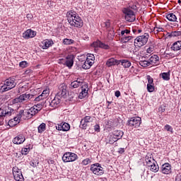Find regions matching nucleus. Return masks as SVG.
I'll use <instances>...</instances> for the list:
<instances>
[{
    "mask_svg": "<svg viewBox=\"0 0 181 181\" xmlns=\"http://www.w3.org/2000/svg\"><path fill=\"white\" fill-rule=\"evenodd\" d=\"M159 32H163V28H162L161 27L156 26L154 28V33H159Z\"/></svg>",
    "mask_w": 181,
    "mask_h": 181,
    "instance_id": "obj_47",
    "label": "nucleus"
},
{
    "mask_svg": "<svg viewBox=\"0 0 181 181\" xmlns=\"http://www.w3.org/2000/svg\"><path fill=\"white\" fill-rule=\"evenodd\" d=\"M164 128L166 131H168V132H173V128L169 124H166Z\"/></svg>",
    "mask_w": 181,
    "mask_h": 181,
    "instance_id": "obj_53",
    "label": "nucleus"
},
{
    "mask_svg": "<svg viewBox=\"0 0 181 181\" xmlns=\"http://www.w3.org/2000/svg\"><path fill=\"white\" fill-rule=\"evenodd\" d=\"M147 91L148 93H153L155 91V85L147 84Z\"/></svg>",
    "mask_w": 181,
    "mask_h": 181,
    "instance_id": "obj_40",
    "label": "nucleus"
},
{
    "mask_svg": "<svg viewBox=\"0 0 181 181\" xmlns=\"http://www.w3.org/2000/svg\"><path fill=\"white\" fill-rule=\"evenodd\" d=\"M25 141H26L25 136H23V134H19L13 139V143L16 144V145H21V144H23Z\"/></svg>",
    "mask_w": 181,
    "mask_h": 181,
    "instance_id": "obj_14",
    "label": "nucleus"
},
{
    "mask_svg": "<svg viewBox=\"0 0 181 181\" xmlns=\"http://www.w3.org/2000/svg\"><path fill=\"white\" fill-rule=\"evenodd\" d=\"M103 26L104 28H106V29H108L111 26V23H110V20H107L106 22L103 23Z\"/></svg>",
    "mask_w": 181,
    "mask_h": 181,
    "instance_id": "obj_48",
    "label": "nucleus"
},
{
    "mask_svg": "<svg viewBox=\"0 0 181 181\" xmlns=\"http://www.w3.org/2000/svg\"><path fill=\"white\" fill-rule=\"evenodd\" d=\"M175 181H181V173H179L175 177Z\"/></svg>",
    "mask_w": 181,
    "mask_h": 181,
    "instance_id": "obj_59",
    "label": "nucleus"
},
{
    "mask_svg": "<svg viewBox=\"0 0 181 181\" xmlns=\"http://www.w3.org/2000/svg\"><path fill=\"white\" fill-rule=\"evenodd\" d=\"M115 97H117L118 98V97H119L121 95V92H119V90H117L115 93Z\"/></svg>",
    "mask_w": 181,
    "mask_h": 181,
    "instance_id": "obj_63",
    "label": "nucleus"
},
{
    "mask_svg": "<svg viewBox=\"0 0 181 181\" xmlns=\"http://www.w3.org/2000/svg\"><path fill=\"white\" fill-rule=\"evenodd\" d=\"M20 111H23L22 116H23V119H30V118H32L33 117L32 115V113L30 112L29 110H21Z\"/></svg>",
    "mask_w": 181,
    "mask_h": 181,
    "instance_id": "obj_23",
    "label": "nucleus"
},
{
    "mask_svg": "<svg viewBox=\"0 0 181 181\" xmlns=\"http://www.w3.org/2000/svg\"><path fill=\"white\" fill-rule=\"evenodd\" d=\"M60 103H62V99L56 95V97L49 103V106L52 108H57L60 105Z\"/></svg>",
    "mask_w": 181,
    "mask_h": 181,
    "instance_id": "obj_13",
    "label": "nucleus"
},
{
    "mask_svg": "<svg viewBox=\"0 0 181 181\" xmlns=\"http://www.w3.org/2000/svg\"><path fill=\"white\" fill-rule=\"evenodd\" d=\"M123 13H124V19L127 22H134L136 19L135 13L131 8H124Z\"/></svg>",
    "mask_w": 181,
    "mask_h": 181,
    "instance_id": "obj_7",
    "label": "nucleus"
},
{
    "mask_svg": "<svg viewBox=\"0 0 181 181\" xmlns=\"http://www.w3.org/2000/svg\"><path fill=\"white\" fill-rule=\"evenodd\" d=\"M45 131H46V124L42 123L38 127V132H39V134H42V132H45Z\"/></svg>",
    "mask_w": 181,
    "mask_h": 181,
    "instance_id": "obj_36",
    "label": "nucleus"
},
{
    "mask_svg": "<svg viewBox=\"0 0 181 181\" xmlns=\"http://www.w3.org/2000/svg\"><path fill=\"white\" fill-rule=\"evenodd\" d=\"M83 85V80L77 78V80L74 81L71 83V88H78Z\"/></svg>",
    "mask_w": 181,
    "mask_h": 181,
    "instance_id": "obj_17",
    "label": "nucleus"
},
{
    "mask_svg": "<svg viewBox=\"0 0 181 181\" xmlns=\"http://www.w3.org/2000/svg\"><path fill=\"white\" fill-rule=\"evenodd\" d=\"M134 36L132 35H122L121 42L122 43H128L129 40H132L134 39Z\"/></svg>",
    "mask_w": 181,
    "mask_h": 181,
    "instance_id": "obj_27",
    "label": "nucleus"
},
{
    "mask_svg": "<svg viewBox=\"0 0 181 181\" xmlns=\"http://www.w3.org/2000/svg\"><path fill=\"white\" fill-rule=\"evenodd\" d=\"M66 18L71 26H74V28H83L84 23L83 22L81 17H79L76 11L73 10L68 11Z\"/></svg>",
    "mask_w": 181,
    "mask_h": 181,
    "instance_id": "obj_1",
    "label": "nucleus"
},
{
    "mask_svg": "<svg viewBox=\"0 0 181 181\" xmlns=\"http://www.w3.org/2000/svg\"><path fill=\"white\" fill-rule=\"evenodd\" d=\"M150 168V170H151V172H154V173H156V172L159 171V165H158V163L153 164V165Z\"/></svg>",
    "mask_w": 181,
    "mask_h": 181,
    "instance_id": "obj_34",
    "label": "nucleus"
},
{
    "mask_svg": "<svg viewBox=\"0 0 181 181\" xmlns=\"http://www.w3.org/2000/svg\"><path fill=\"white\" fill-rule=\"evenodd\" d=\"M28 111H30L31 115L33 117L34 115H36V114H37L39 112H40V110H37L35 107V106H33L28 109Z\"/></svg>",
    "mask_w": 181,
    "mask_h": 181,
    "instance_id": "obj_32",
    "label": "nucleus"
},
{
    "mask_svg": "<svg viewBox=\"0 0 181 181\" xmlns=\"http://www.w3.org/2000/svg\"><path fill=\"white\" fill-rule=\"evenodd\" d=\"M12 112H13V109H11L10 111L1 110L0 112V122L4 121V118L6 117V115H11Z\"/></svg>",
    "mask_w": 181,
    "mask_h": 181,
    "instance_id": "obj_18",
    "label": "nucleus"
},
{
    "mask_svg": "<svg viewBox=\"0 0 181 181\" xmlns=\"http://www.w3.org/2000/svg\"><path fill=\"white\" fill-rule=\"evenodd\" d=\"M33 107H35V108H36L37 110H42V105L41 104H37V105H35Z\"/></svg>",
    "mask_w": 181,
    "mask_h": 181,
    "instance_id": "obj_58",
    "label": "nucleus"
},
{
    "mask_svg": "<svg viewBox=\"0 0 181 181\" xmlns=\"http://www.w3.org/2000/svg\"><path fill=\"white\" fill-rule=\"evenodd\" d=\"M65 66L69 67V69H71L73 67V64H74V56L73 55H68L66 57Z\"/></svg>",
    "mask_w": 181,
    "mask_h": 181,
    "instance_id": "obj_15",
    "label": "nucleus"
},
{
    "mask_svg": "<svg viewBox=\"0 0 181 181\" xmlns=\"http://www.w3.org/2000/svg\"><path fill=\"white\" fill-rule=\"evenodd\" d=\"M147 80H148V83L147 84H153V78H152V77H151L150 76H147Z\"/></svg>",
    "mask_w": 181,
    "mask_h": 181,
    "instance_id": "obj_54",
    "label": "nucleus"
},
{
    "mask_svg": "<svg viewBox=\"0 0 181 181\" xmlns=\"http://www.w3.org/2000/svg\"><path fill=\"white\" fill-rule=\"evenodd\" d=\"M165 18L170 21V22H176L177 21V18L176 17V15H175L173 13H170L165 16Z\"/></svg>",
    "mask_w": 181,
    "mask_h": 181,
    "instance_id": "obj_25",
    "label": "nucleus"
},
{
    "mask_svg": "<svg viewBox=\"0 0 181 181\" xmlns=\"http://www.w3.org/2000/svg\"><path fill=\"white\" fill-rule=\"evenodd\" d=\"M33 97V95L25 93L13 99V103L14 104H18V103H26L28 100H32Z\"/></svg>",
    "mask_w": 181,
    "mask_h": 181,
    "instance_id": "obj_4",
    "label": "nucleus"
},
{
    "mask_svg": "<svg viewBox=\"0 0 181 181\" xmlns=\"http://www.w3.org/2000/svg\"><path fill=\"white\" fill-rule=\"evenodd\" d=\"M78 158V156L77 154L71 152H66L62 156V160L65 163L67 162H74L75 160H77Z\"/></svg>",
    "mask_w": 181,
    "mask_h": 181,
    "instance_id": "obj_6",
    "label": "nucleus"
},
{
    "mask_svg": "<svg viewBox=\"0 0 181 181\" xmlns=\"http://www.w3.org/2000/svg\"><path fill=\"white\" fill-rule=\"evenodd\" d=\"M15 180L16 181H24L23 175H22V170H18V173H15L13 175Z\"/></svg>",
    "mask_w": 181,
    "mask_h": 181,
    "instance_id": "obj_24",
    "label": "nucleus"
},
{
    "mask_svg": "<svg viewBox=\"0 0 181 181\" xmlns=\"http://www.w3.org/2000/svg\"><path fill=\"white\" fill-rule=\"evenodd\" d=\"M117 64H119V60L114 58L109 59L106 62V66H107V67H111L112 66H115Z\"/></svg>",
    "mask_w": 181,
    "mask_h": 181,
    "instance_id": "obj_19",
    "label": "nucleus"
},
{
    "mask_svg": "<svg viewBox=\"0 0 181 181\" xmlns=\"http://www.w3.org/2000/svg\"><path fill=\"white\" fill-rule=\"evenodd\" d=\"M119 63H121L122 66H124L125 69L131 67V62H129L128 59L119 60Z\"/></svg>",
    "mask_w": 181,
    "mask_h": 181,
    "instance_id": "obj_29",
    "label": "nucleus"
},
{
    "mask_svg": "<svg viewBox=\"0 0 181 181\" xmlns=\"http://www.w3.org/2000/svg\"><path fill=\"white\" fill-rule=\"evenodd\" d=\"M57 97H63L64 98H66L67 97V86H66L65 83H62L59 85L58 88V92L57 93Z\"/></svg>",
    "mask_w": 181,
    "mask_h": 181,
    "instance_id": "obj_8",
    "label": "nucleus"
},
{
    "mask_svg": "<svg viewBox=\"0 0 181 181\" xmlns=\"http://www.w3.org/2000/svg\"><path fill=\"white\" fill-rule=\"evenodd\" d=\"M170 49L173 50V52H179V50H181V41L174 42Z\"/></svg>",
    "mask_w": 181,
    "mask_h": 181,
    "instance_id": "obj_20",
    "label": "nucleus"
},
{
    "mask_svg": "<svg viewBox=\"0 0 181 181\" xmlns=\"http://www.w3.org/2000/svg\"><path fill=\"white\" fill-rule=\"evenodd\" d=\"M160 77L165 80V81H169L170 80V72H163L160 74Z\"/></svg>",
    "mask_w": 181,
    "mask_h": 181,
    "instance_id": "obj_26",
    "label": "nucleus"
},
{
    "mask_svg": "<svg viewBox=\"0 0 181 181\" xmlns=\"http://www.w3.org/2000/svg\"><path fill=\"white\" fill-rule=\"evenodd\" d=\"M112 135H114L118 139H121L124 135V132L121 130H115L113 132Z\"/></svg>",
    "mask_w": 181,
    "mask_h": 181,
    "instance_id": "obj_28",
    "label": "nucleus"
},
{
    "mask_svg": "<svg viewBox=\"0 0 181 181\" xmlns=\"http://www.w3.org/2000/svg\"><path fill=\"white\" fill-rule=\"evenodd\" d=\"M158 62H159V57L156 54L152 55L148 59V62L150 63V66L153 65V64H156L158 63Z\"/></svg>",
    "mask_w": 181,
    "mask_h": 181,
    "instance_id": "obj_21",
    "label": "nucleus"
},
{
    "mask_svg": "<svg viewBox=\"0 0 181 181\" xmlns=\"http://www.w3.org/2000/svg\"><path fill=\"white\" fill-rule=\"evenodd\" d=\"M101 45V41L100 40H97V41H95L92 43L91 46L92 47H100Z\"/></svg>",
    "mask_w": 181,
    "mask_h": 181,
    "instance_id": "obj_44",
    "label": "nucleus"
},
{
    "mask_svg": "<svg viewBox=\"0 0 181 181\" xmlns=\"http://www.w3.org/2000/svg\"><path fill=\"white\" fill-rule=\"evenodd\" d=\"M172 170V166L168 163H164L161 166V172L164 175H169Z\"/></svg>",
    "mask_w": 181,
    "mask_h": 181,
    "instance_id": "obj_12",
    "label": "nucleus"
},
{
    "mask_svg": "<svg viewBox=\"0 0 181 181\" xmlns=\"http://www.w3.org/2000/svg\"><path fill=\"white\" fill-rule=\"evenodd\" d=\"M54 42L52 40H45L42 42V49H49V47L53 46Z\"/></svg>",
    "mask_w": 181,
    "mask_h": 181,
    "instance_id": "obj_22",
    "label": "nucleus"
},
{
    "mask_svg": "<svg viewBox=\"0 0 181 181\" xmlns=\"http://www.w3.org/2000/svg\"><path fill=\"white\" fill-rule=\"evenodd\" d=\"M141 119L139 117H132L129 120H128V124L129 127H132L133 128H138L139 125H141Z\"/></svg>",
    "mask_w": 181,
    "mask_h": 181,
    "instance_id": "obj_9",
    "label": "nucleus"
},
{
    "mask_svg": "<svg viewBox=\"0 0 181 181\" xmlns=\"http://www.w3.org/2000/svg\"><path fill=\"white\" fill-rule=\"evenodd\" d=\"M129 33H131V30H124L121 31L122 36H124V35L127 36V35H129Z\"/></svg>",
    "mask_w": 181,
    "mask_h": 181,
    "instance_id": "obj_52",
    "label": "nucleus"
},
{
    "mask_svg": "<svg viewBox=\"0 0 181 181\" xmlns=\"http://www.w3.org/2000/svg\"><path fill=\"white\" fill-rule=\"evenodd\" d=\"M59 64H64V66H66V59H59Z\"/></svg>",
    "mask_w": 181,
    "mask_h": 181,
    "instance_id": "obj_60",
    "label": "nucleus"
},
{
    "mask_svg": "<svg viewBox=\"0 0 181 181\" xmlns=\"http://www.w3.org/2000/svg\"><path fill=\"white\" fill-rule=\"evenodd\" d=\"M83 119L85 122H93V117L91 116H86Z\"/></svg>",
    "mask_w": 181,
    "mask_h": 181,
    "instance_id": "obj_45",
    "label": "nucleus"
},
{
    "mask_svg": "<svg viewBox=\"0 0 181 181\" xmlns=\"http://www.w3.org/2000/svg\"><path fill=\"white\" fill-rule=\"evenodd\" d=\"M35 36H36V32L32 30H27L23 34V37H24V39H30L32 37H35Z\"/></svg>",
    "mask_w": 181,
    "mask_h": 181,
    "instance_id": "obj_16",
    "label": "nucleus"
},
{
    "mask_svg": "<svg viewBox=\"0 0 181 181\" xmlns=\"http://www.w3.org/2000/svg\"><path fill=\"white\" fill-rule=\"evenodd\" d=\"M139 64L141 66V67H148V66H151L149 61L146 60L140 61Z\"/></svg>",
    "mask_w": 181,
    "mask_h": 181,
    "instance_id": "obj_39",
    "label": "nucleus"
},
{
    "mask_svg": "<svg viewBox=\"0 0 181 181\" xmlns=\"http://www.w3.org/2000/svg\"><path fill=\"white\" fill-rule=\"evenodd\" d=\"M88 90H87L86 88L82 89V91L79 93L78 98L81 100V99L84 98V97H86L87 94L88 93Z\"/></svg>",
    "mask_w": 181,
    "mask_h": 181,
    "instance_id": "obj_35",
    "label": "nucleus"
},
{
    "mask_svg": "<svg viewBox=\"0 0 181 181\" xmlns=\"http://www.w3.org/2000/svg\"><path fill=\"white\" fill-rule=\"evenodd\" d=\"M181 32L180 31H173L168 35V37H176L177 36H180Z\"/></svg>",
    "mask_w": 181,
    "mask_h": 181,
    "instance_id": "obj_37",
    "label": "nucleus"
},
{
    "mask_svg": "<svg viewBox=\"0 0 181 181\" xmlns=\"http://www.w3.org/2000/svg\"><path fill=\"white\" fill-rule=\"evenodd\" d=\"M15 78H8L5 80L4 85L1 87V91H9V90H12V88H15L16 87V83H15Z\"/></svg>",
    "mask_w": 181,
    "mask_h": 181,
    "instance_id": "obj_2",
    "label": "nucleus"
},
{
    "mask_svg": "<svg viewBox=\"0 0 181 181\" xmlns=\"http://www.w3.org/2000/svg\"><path fill=\"white\" fill-rule=\"evenodd\" d=\"M82 163L83 165H84L85 166L88 165V163H91V158H86V159H84L83 161H82Z\"/></svg>",
    "mask_w": 181,
    "mask_h": 181,
    "instance_id": "obj_51",
    "label": "nucleus"
},
{
    "mask_svg": "<svg viewBox=\"0 0 181 181\" xmlns=\"http://www.w3.org/2000/svg\"><path fill=\"white\" fill-rule=\"evenodd\" d=\"M118 141V138H117L114 134L110 135L109 137V141L108 144L110 145H112L115 142H117Z\"/></svg>",
    "mask_w": 181,
    "mask_h": 181,
    "instance_id": "obj_33",
    "label": "nucleus"
},
{
    "mask_svg": "<svg viewBox=\"0 0 181 181\" xmlns=\"http://www.w3.org/2000/svg\"><path fill=\"white\" fill-rule=\"evenodd\" d=\"M148 39H149V34L148 33H144L143 35L138 36L134 39V46H137V47L145 46V44L148 43Z\"/></svg>",
    "mask_w": 181,
    "mask_h": 181,
    "instance_id": "obj_3",
    "label": "nucleus"
},
{
    "mask_svg": "<svg viewBox=\"0 0 181 181\" xmlns=\"http://www.w3.org/2000/svg\"><path fill=\"white\" fill-rule=\"evenodd\" d=\"M29 151H30V144L22 149V154L26 155L27 153H29Z\"/></svg>",
    "mask_w": 181,
    "mask_h": 181,
    "instance_id": "obj_41",
    "label": "nucleus"
},
{
    "mask_svg": "<svg viewBox=\"0 0 181 181\" xmlns=\"http://www.w3.org/2000/svg\"><path fill=\"white\" fill-rule=\"evenodd\" d=\"M145 161L146 163V166H148V168H151V166L156 163V161L155 160V159H153L152 154H148L147 156H146Z\"/></svg>",
    "mask_w": 181,
    "mask_h": 181,
    "instance_id": "obj_11",
    "label": "nucleus"
},
{
    "mask_svg": "<svg viewBox=\"0 0 181 181\" xmlns=\"http://www.w3.org/2000/svg\"><path fill=\"white\" fill-rule=\"evenodd\" d=\"M56 129H57V131H63L64 132H67V131H70V124L67 122H62L56 126Z\"/></svg>",
    "mask_w": 181,
    "mask_h": 181,
    "instance_id": "obj_10",
    "label": "nucleus"
},
{
    "mask_svg": "<svg viewBox=\"0 0 181 181\" xmlns=\"http://www.w3.org/2000/svg\"><path fill=\"white\" fill-rule=\"evenodd\" d=\"M124 152H125V150L122 148L119 149V153H124Z\"/></svg>",
    "mask_w": 181,
    "mask_h": 181,
    "instance_id": "obj_64",
    "label": "nucleus"
},
{
    "mask_svg": "<svg viewBox=\"0 0 181 181\" xmlns=\"http://www.w3.org/2000/svg\"><path fill=\"white\" fill-rule=\"evenodd\" d=\"M86 60L88 62H92V64H94V61L95 60V57H94V54H89L87 56Z\"/></svg>",
    "mask_w": 181,
    "mask_h": 181,
    "instance_id": "obj_38",
    "label": "nucleus"
},
{
    "mask_svg": "<svg viewBox=\"0 0 181 181\" xmlns=\"http://www.w3.org/2000/svg\"><path fill=\"white\" fill-rule=\"evenodd\" d=\"M22 114H23V110H20L17 116L13 118V121H15L16 122L15 125L19 123V122L21 121V119L23 118Z\"/></svg>",
    "mask_w": 181,
    "mask_h": 181,
    "instance_id": "obj_30",
    "label": "nucleus"
},
{
    "mask_svg": "<svg viewBox=\"0 0 181 181\" xmlns=\"http://www.w3.org/2000/svg\"><path fill=\"white\" fill-rule=\"evenodd\" d=\"M90 171L97 176L104 175V168L100 163H95L90 165Z\"/></svg>",
    "mask_w": 181,
    "mask_h": 181,
    "instance_id": "obj_5",
    "label": "nucleus"
},
{
    "mask_svg": "<svg viewBox=\"0 0 181 181\" xmlns=\"http://www.w3.org/2000/svg\"><path fill=\"white\" fill-rule=\"evenodd\" d=\"M42 95L43 98H47V96L49 95V90H44L41 94Z\"/></svg>",
    "mask_w": 181,
    "mask_h": 181,
    "instance_id": "obj_46",
    "label": "nucleus"
},
{
    "mask_svg": "<svg viewBox=\"0 0 181 181\" xmlns=\"http://www.w3.org/2000/svg\"><path fill=\"white\" fill-rule=\"evenodd\" d=\"M94 129L95 131H96V132H100V125L98 124L95 125Z\"/></svg>",
    "mask_w": 181,
    "mask_h": 181,
    "instance_id": "obj_61",
    "label": "nucleus"
},
{
    "mask_svg": "<svg viewBox=\"0 0 181 181\" xmlns=\"http://www.w3.org/2000/svg\"><path fill=\"white\" fill-rule=\"evenodd\" d=\"M80 128L82 129H87V122L83 119L81 121Z\"/></svg>",
    "mask_w": 181,
    "mask_h": 181,
    "instance_id": "obj_43",
    "label": "nucleus"
},
{
    "mask_svg": "<svg viewBox=\"0 0 181 181\" xmlns=\"http://www.w3.org/2000/svg\"><path fill=\"white\" fill-rule=\"evenodd\" d=\"M99 47H101V49H105V50H108V49H110V46L108 45H105L102 42H100V46Z\"/></svg>",
    "mask_w": 181,
    "mask_h": 181,
    "instance_id": "obj_50",
    "label": "nucleus"
},
{
    "mask_svg": "<svg viewBox=\"0 0 181 181\" xmlns=\"http://www.w3.org/2000/svg\"><path fill=\"white\" fill-rule=\"evenodd\" d=\"M21 170V169L18 168V167L13 168V175H14L15 173H18Z\"/></svg>",
    "mask_w": 181,
    "mask_h": 181,
    "instance_id": "obj_57",
    "label": "nucleus"
},
{
    "mask_svg": "<svg viewBox=\"0 0 181 181\" xmlns=\"http://www.w3.org/2000/svg\"><path fill=\"white\" fill-rule=\"evenodd\" d=\"M42 100H45V98L42 97V95H40L39 96L35 98V101H37V102H39Z\"/></svg>",
    "mask_w": 181,
    "mask_h": 181,
    "instance_id": "obj_56",
    "label": "nucleus"
},
{
    "mask_svg": "<svg viewBox=\"0 0 181 181\" xmlns=\"http://www.w3.org/2000/svg\"><path fill=\"white\" fill-rule=\"evenodd\" d=\"M73 43H74V40L71 39L65 38L63 40L64 45H73Z\"/></svg>",
    "mask_w": 181,
    "mask_h": 181,
    "instance_id": "obj_42",
    "label": "nucleus"
},
{
    "mask_svg": "<svg viewBox=\"0 0 181 181\" xmlns=\"http://www.w3.org/2000/svg\"><path fill=\"white\" fill-rule=\"evenodd\" d=\"M30 166H33V168H36L39 165V162L33 160L30 162Z\"/></svg>",
    "mask_w": 181,
    "mask_h": 181,
    "instance_id": "obj_49",
    "label": "nucleus"
},
{
    "mask_svg": "<svg viewBox=\"0 0 181 181\" xmlns=\"http://www.w3.org/2000/svg\"><path fill=\"white\" fill-rule=\"evenodd\" d=\"M147 53L151 54L153 52V47H148L146 50Z\"/></svg>",
    "mask_w": 181,
    "mask_h": 181,
    "instance_id": "obj_62",
    "label": "nucleus"
},
{
    "mask_svg": "<svg viewBox=\"0 0 181 181\" xmlns=\"http://www.w3.org/2000/svg\"><path fill=\"white\" fill-rule=\"evenodd\" d=\"M26 64H28V62H26V61H22L21 62H20L19 66L20 67H22L23 69L26 67Z\"/></svg>",
    "mask_w": 181,
    "mask_h": 181,
    "instance_id": "obj_55",
    "label": "nucleus"
},
{
    "mask_svg": "<svg viewBox=\"0 0 181 181\" xmlns=\"http://www.w3.org/2000/svg\"><path fill=\"white\" fill-rule=\"evenodd\" d=\"M93 66V62H89L88 60H86L84 62V64L82 65V68H83L85 70H88Z\"/></svg>",
    "mask_w": 181,
    "mask_h": 181,
    "instance_id": "obj_31",
    "label": "nucleus"
}]
</instances>
